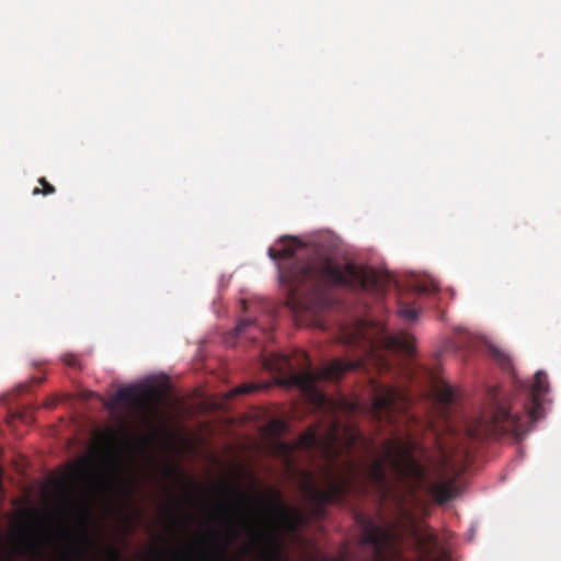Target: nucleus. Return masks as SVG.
<instances>
[{
  "label": "nucleus",
  "mask_w": 561,
  "mask_h": 561,
  "mask_svg": "<svg viewBox=\"0 0 561 561\" xmlns=\"http://www.w3.org/2000/svg\"><path fill=\"white\" fill-rule=\"evenodd\" d=\"M357 439L358 435L354 434L342 444L340 423L334 422L324 434L310 428L293 446L282 445L286 451L299 448L317 454L324 460L325 465L321 467L323 488L317 486L312 474L306 472L308 482L305 491L317 512L328 504L344 503L348 495L366 493L369 486L385 494L388 489L386 463L411 491L424 489L437 504H445L457 496L455 480L447 476L458 474L465 469L470 458L468 449H462L457 456L439 446L438 457L435 458L419 442L397 437L382 443V458L359 465L351 456Z\"/></svg>",
  "instance_id": "obj_1"
},
{
  "label": "nucleus",
  "mask_w": 561,
  "mask_h": 561,
  "mask_svg": "<svg viewBox=\"0 0 561 561\" xmlns=\"http://www.w3.org/2000/svg\"><path fill=\"white\" fill-rule=\"evenodd\" d=\"M278 249L271 247L268 256L276 262L279 280L286 288L288 304L297 312L319 313L332 305L331 291L343 287L379 291L377 274L354 263L341 264L327 255L305 261L304 248L296 238L283 237Z\"/></svg>",
  "instance_id": "obj_2"
},
{
  "label": "nucleus",
  "mask_w": 561,
  "mask_h": 561,
  "mask_svg": "<svg viewBox=\"0 0 561 561\" xmlns=\"http://www.w3.org/2000/svg\"><path fill=\"white\" fill-rule=\"evenodd\" d=\"M366 357L344 360L335 358L322 368H313L308 354L296 351L293 355L271 353L262 357L263 367L277 375V383L295 388L314 409H328L331 402L317 383L320 380L336 381L346 373L366 369Z\"/></svg>",
  "instance_id": "obj_3"
},
{
  "label": "nucleus",
  "mask_w": 561,
  "mask_h": 561,
  "mask_svg": "<svg viewBox=\"0 0 561 561\" xmlns=\"http://www.w3.org/2000/svg\"><path fill=\"white\" fill-rule=\"evenodd\" d=\"M522 388L527 392L522 402L527 417H522L511 399L501 394L500 390L493 388L489 391V407L482 415L471 421L466 427L467 438L473 442H480L488 438H500L511 435L515 439L522 438L527 433L528 419L537 421L541 416L542 396L549 389L548 376L545 371H537L534 382L528 389Z\"/></svg>",
  "instance_id": "obj_4"
},
{
  "label": "nucleus",
  "mask_w": 561,
  "mask_h": 561,
  "mask_svg": "<svg viewBox=\"0 0 561 561\" xmlns=\"http://www.w3.org/2000/svg\"><path fill=\"white\" fill-rule=\"evenodd\" d=\"M227 493H234L241 504L243 518L228 517L226 526L232 539L238 537L241 527L254 541L270 543L274 533L278 528L296 530L301 523V513L285 503L283 494L277 489L270 490L266 494H257L252 497L239 488H227Z\"/></svg>",
  "instance_id": "obj_5"
},
{
  "label": "nucleus",
  "mask_w": 561,
  "mask_h": 561,
  "mask_svg": "<svg viewBox=\"0 0 561 561\" xmlns=\"http://www.w3.org/2000/svg\"><path fill=\"white\" fill-rule=\"evenodd\" d=\"M362 542L371 547L374 561H389L396 556V536L385 526H379L370 518L363 520Z\"/></svg>",
  "instance_id": "obj_6"
},
{
  "label": "nucleus",
  "mask_w": 561,
  "mask_h": 561,
  "mask_svg": "<svg viewBox=\"0 0 561 561\" xmlns=\"http://www.w3.org/2000/svg\"><path fill=\"white\" fill-rule=\"evenodd\" d=\"M409 397L401 389L390 386H377L374 389L373 413L377 419L392 422L397 412L409 405Z\"/></svg>",
  "instance_id": "obj_7"
},
{
  "label": "nucleus",
  "mask_w": 561,
  "mask_h": 561,
  "mask_svg": "<svg viewBox=\"0 0 561 561\" xmlns=\"http://www.w3.org/2000/svg\"><path fill=\"white\" fill-rule=\"evenodd\" d=\"M343 343L347 345H360L363 344L366 351V356H374L373 344L365 335L362 322L358 323L354 332L343 334Z\"/></svg>",
  "instance_id": "obj_8"
},
{
  "label": "nucleus",
  "mask_w": 561,
  "mask_h": 561,
  "mask_svg": "<svg viewBox=\"0 0 561 561\" xmlns=\"http://www.w3.org/2000/svg\"><path fill=\"white\" fill-rule=\"evenodd\" d=\"M434 392L439 402L443 404H450L454 399V389L447 382L439 381L434 386Z\"/></svg>",
  "instance_id": "obj_9"
},
{
  "label": "nucleus",
  "mask_w": 561,
  "mask_h": 561,
  "mask_svg": "<svg viewBox=\"0 0 561 561\" xmlns=\"http://www.w3.org/2000/svg\"><path fill=\"white\" fill-rule=\"evenodd\" d=\"M390 344L409 356H412L414 353V339L411 336H394L390 340Z\"/></svg>",
  "instance_id": "obj_10"
},
{
  "label": "nucleus",
  "mask_w": 561,
  "mask_h": 561,
  "mask_svg": "<svg viewBox=\"0 0 561 561\" xmlns=\"http://www.w3.org/2000/svg\"><path fill=\"white\" fill-rule=\"evenodd\" d=\"M420 310L415 307L414 302L400 301L398 307V314L410 321L417 319Z\"/></svg>",
  "instance_id": "obj_11"
},
{
  "label": "nucleus",
  "mask_w": 561,
  "mask_h": 561,
  "mask_svg": "<svg viewBox=\"0 0 561 561\" xmlns=\"http://www.w3.org/2000/svg\"><path fill=\"white\" fill-rule=\"evenodd\" d=\"M115 402H137L139 400V394L135 388L125 387L121 388L115 394Z\"/></svg>",
  "instance_id": "obj_12"
},
{
  "label": "nucleus",
  "mask_w": 561,
  "mask_h": 561,
  "mask_svg": "<svg viewBox=\"0 0 561 561\" xmlns=\"http://www.w3.org/2000/svg\"><path fill=\"white\" fill-rule=\"evenodd\" d=\"M38 184L42 186V188L35 187L32 192L33 195H45L46 196V195H51L56 192L55 186L51 185L44 176L38 179Z\"/></svg>",
  "instance_id": "obj_13"
},
{
  "label": "nucleus",
  "mask_w": 561,
  "mask_h": 561,
  "mask_svg": "<svg viewBox=\"0 0 561 561\" xmlns=\"http://www.w3.org/2000/svg\"><path fill=\"white\" fill-rule=\"evenodd\" d=\"M61 360L65 365H67L69 367L81 369L79 359L75 354H71V353L64 354L61 357Z\"/></svg>",
  "instance_id": "obj_14"
},
{
  "label": "nucleus",
  "mask_w": 561,
  "mask_h": 561,
  "mask_svg": "<svg viewBox=\"0 0 561 561\" xmlns=\"http://www.w3.org/2000/svg\"><path fill=\"white\" fill-rule=\"evenodd\" d=\"M415 290L420 294H432L437 290V286L433 283H420L415 286Z\"/></svg>",
  "instance_id": "obj_15"
},
{
  "label": "nucleus",
  "mask_w": 561,
  "mask_h": 561,
  "mask_svg": "<svg viewBox=\"0 0 561 561\" xmlns=\"http://www.w3.org/2000/svg\"><path fill=\"white\" fill-rule=\"evenodd\" d=\"M106 554L110 559V561H121L122 560V553L116 547H108L106 549Z\"/></svg>",
  "instance_id": "obj_16"
},
{
  "label": "nucleus",
  "mask_w": 561,
  "mask_h": 561,
  "mask_svg": "<svg viewBox=\"0 0 561 561\" xmlns=\"http://www.w3.org/2000/svg\"><path fill=\"white\" fill-rule=\"evenodd\" d=\"M255 324V321L252 320V319H243V320H240L238 325H237V332L240 334L242 332L245 331V329L250 325H254Z\"/></svg>",
  "instance_id": "obj_17"
},
{
  "label": "nucleus",
  "mask_w": 561,
  "mask_h": 561,
  "mask_svg": "<svg viewBox=\"0 0 561 561\" xmlns=\"http://www.w3.org/2000/svg\"><path fill=\"white\" fill-rule=\"evenodd\" d=\"M257 389V386L255 385H243L236 389L237 394H248L252 393Z\"/></svg>",
  "instance_id": "obj_18"
},
{
  "label": "nucleus",
  "mask_w": 561,
  "mask_h": 561,
  "mask_svg": "<svg viewBox=\"0 0 561 561\" xmlns=\"http://www.w3.org/2000/svg\"><path fill=\"white\" fill-rule=\"evenodd\" d=\"M225 553H226L225 548H224V547H222V548H220V549H219V558H220V560H224V559H225Z\"/></svg>",
  "instance_id": "obj_19"
},
{
  "label": "nucleus",
  "mask_w": 561,
  "mask_h": 561,
  "mask_svg": "<svg viewBox=\"0 0 561 561\" xmlns=\"http://www.w3.org/2000/svg\"><path fill=\"white\" fill-rule=\"evenodd\" d=\"M272 554H273L274 559H277L279 557V552L276 548L272 549Z\"/></svg>",
  "instance_id": "obj_20"
},
{
  "label": "nucleus",
  "mask_w": 561,
  "mask_h": 561,
  "mask_svg": "<svg viewBox=\"0 0 561 561\" xmlns=\"http://www.w3.org/2000/svg\"><path fill=\"white\" fill-rule=\"evenodd\" d=\"M313 325H314V327H318V328H321V329H323V328H324V325L322 324V322H321L320 320H316V321L313 322Z\"/></svg>",
  "instance_id": "obj_21"
},
{
  "label": "nucleus",
  "mask_w": 561,
  "mask_h": 561,
  "mask_svg": "<svg viewBox=\"0 0 561 561\" xmlns=\"http://www.w3.org/2000/svg\"><path fill=\"white\" fill-rule=\"evenodd\" d=\"M172 505L174 506V508H175L176 511H181V505H180V503H178V502L173 501V502H172Z\"/></svg>",
  "instance_id": "obj_22"
},
{
  "label": "nucleus",
  "mask_w": 561,
  "mask_h": 561,
  "mask_svg": "<svg viewBox=\"0 0 561 561\" xmlns=\"http://www.w3.org/2000/svg\"><path fill=\"white\" fill-rule=\"evenodd\" d=\"M499 360L501 362V364L504 365L505 360H506V357L505 355H499Z\"/></svg>",
  "instance_id": "obj_23"
},
{
  "label": "nucleus",
  "mask_w": 561,
  "mask_h": 561,
  "mask_svg": "<svg viewBox=\"0 0 561 561\" xmlns=\"http://www.w3.org/2000/svg\"><path fill=\"white\" fill-rule=\"evenodd\" d=\"M170 524L173 528H175L178 526V520L175 518H172Z\"/></svg>",
  "instance_id": "obj_24"
},
{
  "label": "nucleus",
  "mask_w": 561,
  "mask_h": 561,
  "mask_svg": "<svg viewBox=\"0 0 561 561\" xmlns=\"http://www.w3.org/2000/svg\"><path fill=\"white\" fill-rule=\"evenodd\" d=\"M43 380H44L43 378H35V379H34V382H36V383H38V385H39V383H42V382H43Z\"/></svg>",
  "instance_id": "obj_25"
},
{
  "label": "nucleus",
  "mask_w": 561,
  "mask_h": 561,
  "mask_svg": "<svg viewBox=\"0 0 561 561\" xmlns=\"http://www.w3.org/2000/svg\"><path fill=\"white\" fill-rule=\"evenodd\" d=\"M237 505L236 504H229L228 506H225V508H236Z\"/></svg>",
  "instance_id": "obj_26"
},
{
  "label": "nucleus",
  "mask_w": 561,
  "mask_h": 561,
  "mask_svg": "<svg viewBox=\"0 0 561 561\" xmlns=\"http://www.w3.org/2000/svg\"><path fill=\"white\" fill-rule=\"evenodd\" d=\"M27 547L31 548L32 550L35 549V546L33 543H27Z\"/></svg>",
  "instance_id": "obj_27"
}]
</instances>
